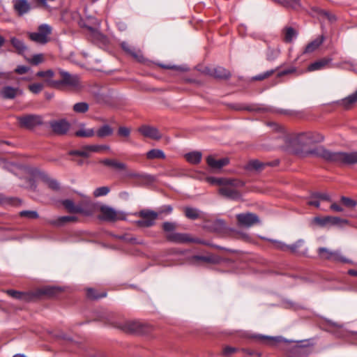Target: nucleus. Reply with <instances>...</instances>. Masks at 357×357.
I'll return each mask as SVG.
<instances>
[{"label":"nucleus","instance_id":"f257e3e1","mask_svg":"<svg viewBox=\"0 0 357 357\" xmlns=\"http://www.w3.org/2000/svg\"><path fill=\"white\" fill-rule=\"evenodd\" d=\"M310 153L339 165H351L357 163V152H333L322 146H318L311 150Z\"/></svg>","mask_w":357,"mask_h":357},{"label":"nucleus","instance_id":"f03ea898","mask_svg":"<svg viewBox=\"0 0 357 357\" xmlns=\"http://www.w3.org/2000/svg\"><path fill=\"white\" fill-rule=\"evenodd\" d=\"M178 225L175 222H164L161 228L165 233V239L172 243L178 244H184L188 243H196L203 245H209V243L200 238H192L189 234L185 233L174 232L177 229Z\"/></svg>","mask_w":357,"mask_h":357},{"label":"nucleus","instance_id":"7ed1b4c3","mask_svg":"<svg viewBox=\"0 0 357 357\" xmlns=\"http://www.w3.org/2000/svg\"><path fill=\"white\" fill-rule=\"evenodd\" d=\"M56 79H47V84L57 89L78 90L82 87L80 78L76 74L59 68L56 70Z\"/></svg>","mask_w":357,"mask_h":357},{"label":"nucleus","instance_id":"20e7f679","mask_svg":"<svg viewBox=\"0 0 357 357\" xmlns=\"http://www.w3.org/2000/svg\"><path fill=\"white\" fill-rule=\"evenodd\" d=\"M208 181L213 183L220 185L219 193L232 200H237L241 198V193L236 189L237 187L243 185V183L237 179L218 178L210 177Z\"/></svg>","mask_w":357,"mask_h":357},{"label":"nucleus","instance_id":"39448f33","mask_svg":"<svg viewBox=\"0 0 357 357\" xmlns=\"http://www.w3.org/2000/svg\"><path fill=\"white\" fill-rule=\"evenodd\" d=\"M138 216L140 219L137 221V226L149 228L155 225L158 218V213L150 209H143L139 211Z\"/></svg>","mask_w":357,"mask_h":357},{"label":"nucleus","instance_id":"423d86ee","mask_svg":"<svg viewBox=\"0 0 357 357\" xmlns=\"http://www.w3.org/2000/svg\"><path fill=\"white\" fill-rule=\"evenodd\" d=\"M17 119L21 128L29 130L43 123V117L37 114H25L17 116Z\"/></svg>","mask_w":357,"mask_h":357},{"label":"nucleus","instance_id":"0eeeda50","mask_svg":"<svg viewBox=\"0 0 357 357\" xmlns=\"http://www.w3.org/2000/svg\"><path fill=\"white\" fill-rule=\"evenodd\" d=\"M320 259L335 262L349 263V261L342 257L338 251L330 250L326 248H319L317 250Z\"/></svg>","mask_w":357,"mask_h":357},{"label":"nucleus","instance_id":"6e6552de","mask_svg":"<svg viewBox=\"0 0 357 357\" xmlns=\"http://www.w3.org/2000/svg\"><path fill=\"white\" fill-rule=\"evenodd\" d=\"M52 29L47 24H42L38 27V32L29 33V38L32 41L45 44L47 42V37L51 33Z\"/></svg>","mask_w":357,"mask_h":357},{"label":"nucleus","instance_id":"1a4fd4ad","mask_svg":"<svg viewBox=\"0 0 357 357\" xmlns=\"http://www.w3.org/2000/svg\"><path fill=\"white\" fill-rule=\"evenodd\" d=\"M238 225L241 227H250L259 222L258 216L252 213H240L236 215Z\"/></svg>","mask_w":357,"mask_h":357},{"label":"nucleus","instance_id":"9d476101","mask_svg":"<svg viewBox=\"0 0 357 357\" xmlns=\"http://www.w3.org/2000/svg\"><path fill=\"white\" fill-rule=\"evenodd\" d=\"M100 218L106 221L114 222L123 219L122 215L107 206H102L100 208Z\"/></svg>","mask_w":357,"mask_h":357},{"label":"nucleus","instance_id":"9b49d317","mask_svg":"<svg viewBox=\"0 0 357 357\" xmlns=\"http://www.w3.org/2000/svg\"><path fill=\"white\" fill-rule=\"evenodd\" d=\"M13 10L18 16L29 13L32 9L31 3L29 0H13Z\"/></svg>","mask_w":357,"mask_h":357},{"label":"nucleus","instance_id":"f8f14e48","mask_svg":"<svg viewBox=\"0 0 357 357\" xmlns=\"http://www.w3.org/2000/svg\"><path fill=\"white\" fill-rule=\"evenodd\" d=\"M138 132L144 137L154 140H159L162 138L160 132L154 127L143 125L138 128Z\"/></svg>","mask_w":357,"mask_h":357},{"label":"nucleus","instance_id":"ddd939ff","mask_svg":"<svg viewBox=\"0 0 357 357\" xmlns=\"http://www.w3.org/2000/svg\"><path fill=\"white\" fill-rule=\"evenodd\" d=\"M50 126L52 132L59 135L66 134L70 128L69 123L65 119L52 121L50 122Z\"/></svg>","mask_w":357,"mask_h":357},{"label":"nucleus","instance_id":"4468645a","mask_svg":"<svg viewBox=\"0 0 357 357\" xmlns=\"http://www.w3.org/2000/svg\"><path fill=\"white\" fill-rule=\"evenodd\" d=\"M22 90L17 86H5L2 87L0 94L3 99L13 100L22 94Z\"/></svg>","mask_w":357,"mask_h":357},{"label":"nucleus","instance_id":"2eb2a0df","mask_svg":"<svg viewBox=\"0 0 357 357\" xmlns=\"http://www.w3.org/2000/svg\"><path fill=\"white\" fill-rule=\"evenodd\" d=\"M7 294L15 299L24 301L30 302L35 300L36 295L33 292L29 291H19L16 290H8Z\"/></svg>","mask_w":357,"mask_h":357},{"label":"nucleus","instance_id":"dca6fc26","mask_svg":"<svg viewBox=\"0 0 357 357\" xmlns=\"http://www.w3.org/2000/svg\"><path fill=\"white\" fill-rule=\"evenodd\" d=\"M278 162L274 161L271 162H264L258 160H252L248 162L245 169L248 171L261 172L268 166H276Z\"/></svg>","mask_w":357,"mask_h":357},{"label":"nucleus","instance_id":"f3484780","mask_svg":"<svg viewBox=\"0 0 357 357\" xmlns=\"http://www.w3.org/2000/svg\"><path fill=\"white\" fill-rule=\"evenodd\" d=\"M127 333H144V326L138 321H128L121 326H116Z\"/></svg>","mask_w":357,"mask_h":357},{"label":"nucleus","instance_id":"a211bd4d","mask_svg":"<svg viewBox=\"0 0 357 357\" xmlns=\"http://www.w3.org/2000/svg\"><path fill=\"white\" fill-rule=\"evenodd\" d=\"M78 221V218L74 215L61 216L56 219L50 220L48 224L54 227H62L71 222Z\"/></svg>","mask_w":357,"mask_h":357},{"label":"nucleus","instance_id":"6ab92c4d","mask_svg":"<svg viewBox=\"0 0 357 357\" xmlns=\"http://www.w3.org/2000/svg\"><path fill=\"white\" fill-rule=\"evenodd\" d=\"M192 261L196 264H218L220 261V257L214 255H194L192 257Z\"/></svg>","mask_w":357,"mask_h":357},{"label":"nucleus","instance_id":"aec40b11","mask_svg":"<svg viewBox=\"0 0 357 357\" xmlns=\"http://www.w3.org/2000/svg\"><path fill=\"white\" fill-rule=\"evenodd\" d=\"M61 204L70 213H84V208L82 204H75V202L69 199L61 201Z\"/></svg>","mask_w":357,"mask_h":357},{"label":"nucleus","instance_id":"412c9836","mask_svg":"<svg viewBox=\"0 0 357 357\" xmlns=\"http://www.w3.org/2000/svg\"><path fill=\"white\" fill-rule=\"evenodd\" d=\"M207 73L210 75H211L215 78H218V79H226L231 77L230 72L228 70H227L226 68L221 67V66L208 68Z\"/></svg>","mask_w":357,"mask_h":357},{"label":"nucleus","instance_id":"4be33fe9","mask_svg":"<svg viewBox=\"0 0 357 357\" xmlns=\"http://www.w3.org/2000/svg\"><path fill=\"white\" fill-rule=\"evenodd\" d=\"M206 227L218 234L224 233L227 230L225 222L220 219L208 222Z\"/></svg>","mask_w":357,"mask_h":357},{"label":"nucleus","instance_id":"5701e85b","mask_svg":"<svg viewBox=\"0 0 357 357\" xmlns=\"http://www.w3.org/2000/svg\"><path fill=\"white\" fill-rule=\"evenodd\" d=\"M320 201H331L330 196L326 193L314 192L307 202V204L318 208Z\"/></svg>","mask_w":357,"mask_h":357},{"label":"nucleus","instance_id":"b1692460","mask_svg":"<svg viewBox=\"0 0 357 357\" xmlns=\"http://www.w3.org/2000/svg\"><path fill=\"white\" fill-rule=\"evenodd\" d=\"M229 159L223 158L219 160L215 159L213 156L209 155L206 158L208 165L213 169H220L229 164Z\"/></svg>","mask_w":357,"mask_h":357},{"label":"nucleus","instance_id":"393cba45","mask_svg":"<svg viewBox=\"0 0 357 357\" xmlns=\"http://www.w3.org/2000/svg\"><path fill=\"white\" fill-rule=\"evenodd\" d=\"M324 41V36L323 35L319 36L315 40L309 43L304 49L303 54H310L314 52Z\"/></svg>","mask_w":357,"mask_h":357},{"label":"nucleus","instance_id":"a878e982","mask_svg":"<svg viewBox=\"0 0 357 357\" xmlns=\"http://www.w3.org/2000/svg\"><path fill=\"white\" fill-rule=\"evenodd\" d=\"M100 162L105 166L112 167L114 169L117 170H126V165L119 162L116 160L114 159H104L100 161Z\"/></svg>","mask_w":357,"mask_h":357},{"label":"nucleus","instance_id":"bb28decb","mask_svg":"<svg viewBox=\"0 0 357 357\" xmlns=\"http://www.w3.org/2000/svg\"><path fill=\"white\" fill-rule=\"evenodd\" d=\"M59 292V289L54 287H46L39 289L34 294L36 295L35 299L38 298L40 296L45 295L49 297L56 296Z\"/></svg>","mask_w":357,"mask_h":357},{"label":"nucleus","instance_id":"cd10ccee","mask_svg":"<svg viewBox=\"0 0 357 357\" xmlns=\"http://www.w3.org/2000/svg\"><path fill=\"white\" fill-rule=\"evenodd\" d=\"M304 243L303 239H299L294 244L288 245L287 250L293 254L305 255L306 250L301 249L304 246Z\"/></svg>","mask_w":357,"mask_h":357},{"label":"nucleus","instance_id":"c85d7f7f","mask_svg":"<svg viewBox=\"0 0 357 357\" xmlns=\"http://www.w3.org/2000/svg\"><path fill=\"white\" fill-rule=\"evenodd\" d=\"M10 41L13 47L15 49L16 52L19 54H22L27 50L26 45L19 38L12 37Z\"/></svg>","mask_w":357,"mask_h":357},{"label":"nucleus","instance_id":"c756f323","mask_svg":"<svg viewBox=\"0 0 357 357\" xmlns=\"http://www.w3.org/2000/svg\"><path fill=\"white\" fill-rule=\"evenodd\" d=\"M95 132L98 138H105L111 136L114 132V129L108 124H104L96 130Z\"/></svg>","mask_w":357,"mask_h":357},{"label":"nucleus","instance_id":"7c9ffc66","mask_svg":"<svg viewBox=\"0 0 357 357\" xmlns=\"http://www.w3.org/2000/svg\"><path fill=\"white\" fill-rule=\"evenodd\" d=\"M230 108L237 111L247 110L250 112H257L261 110V109L257 105H245L241 103H234L229 105Z\"/></svg>","mask_w":357,"mask_h":357},{"label":"nucleus","instance_id":"2f4dec72","mask_svg":"<svg viewBox=\"0 0 357 357\" xmlns=\"http://www.w3.org/2000/svg\"><path fill=\"white\" fill-rule=\"evenodd\" d=\"M146 157L148 160H153V159H165V153L160 150L157 149H153L149 151L146 153Z\"/></svg>","mask_w":357,"mask_h":357},{"label":"nucleus","instance_id":"473e14b6","mask_svg":"<svg viewBox=\"0 0 357 357\" xmlns=\"http://www.w3.org/2000/svg\"><path fill=\"white\" fill-rule=\"evenodd\" d=\"M185 160L191 164H198L202 159V153L199 151H192L185 155Z\"/></svg>","mask_w":357,"mask_h":357},{"label":"nucleus","instance_id":"72a5a7b5","mask_svg":"<svg viewBox=\"0 0 357 357\" xmlns=\"http://www.w3.org/2000/svg\"><path fill=\"white\" fill-rule=\"evenodd\" d=\"M328 62H329V60L326 59H322L316 61L315 62L312 63L311 64L309 65L307 70L309 71H314V70H321L323 68H324L328 63Z\"/></svg>","mask_w":357,"mask_h":357},{"label":"nucleus","instance_id":"f704fd0d","mask_svg":"<svg viewBox=\"0 0 357 357\" xmlns=\"http://www.w3.org/2000/svg\"><path fill=\"white\" fill-rule=\"evenodd\" d=\"M89 146V145H86L82 146L79 150H72L69 152V155L88 158L90 153H92L91 149H87Z\"/></svg>","mask_w":357,"mask_h":357},{"label":"nucleus","instance_id":"c9c22d12","mask_svg":"<svg viewBox=\"0 0 357 357\" xmlns=\"http://www.w3.org/2000/svg\"><path fill=\"white\" fill-rule=\"evenodd\" d=\"M274 1L285 6L287 8H291L292 9H298L301 7V3L299 0H273Z\"/></svg>","mask_w":357,"mask_h":357},{"label":"nucleus","instance_id":"e433bc0d","mask_svg":"<svg viewBox=\"0 0 357 357\" xmlns=\"http://www.w3.org/2000/svg\"><path fill=\"white\" fill-rule=\"evenodd\" d=\"M280 54V50L278 47L273 48L271 47H268L266 52V60L269 61H272L275 60Z\"/></svg>","mask_w":357,"mask_h":357},{"label":"nucleus","instance_id":"4c0bfd02","mask_svg":"<svg viewBox=\"0 0 357 357\" xmlns=\"http://www.w3.org/2000/svg\"><path fill=\"white\" fill-rule=\"evenodd\" d=\"M42 178L50 189L53 190H58L59 189L60 185L56 180L50 178L47 174H43Z\"/></svg>","mask_w":357,"mask_h":357},{"label":"nucleus","instance_id":"58836bf2","mask_svg":"<svg viewBox=\"0 0 357 357\" xmlns=\"http://www.w3.org/2000/svg\"><path fill=\"white\" fill-rule=\"evenodd\" d=\"M357 102V91L349 96L348 97L342 100L341 105L346 109L350 108L354 103Z\"/></svg>","mask_w":357,"mask_h":357},{"label":"nucleus","instance_id":"ea45409f","mask_svg":"<svg viewBox=\"0 0 357 357\" xmlns=\"http://www.w3.org/2000/svg\"><path fill=\"white\" fill-rule=\"evenodd\" d=\"M93 128H82L75 132V136L79 137H92L96 135Z\"/></svg>","mask_w":357,"mask_h":357},{"label":"nucleus","instance_id":"a19ab883","mask_svg":"<svg viewBox=\"0 0 357 357\" xmlns=\"http://www.w3.org/2000/svg\"><path fill=\"white\" fill-rule=\"evenodd\" d=\"M296 35V31L292 27H286L283 30V40L285 43H291Z\"/></svg>","mask_w":357,"mask_h":357},{"label":"nucleus","instance_id":"79ce46f5","mask_svg":"<svg viewBox=\"0 0 357 357\" xmlns=\"http://www.w3.org/2000/svg\"><path fill=\"white\" fill-rule=\"evenodd\" d=\"M307 137L310 141V145L314 143H318L323 141L324 137L321 135L314 132H306V135H303L301 137Z\"/></svg>","mask_w":357,"mask_h":357},{"label":"nucleus","instance_id":"37998d69","mask_svg":"<svg viewBox=\"0 0 357 357\" xmlns=\"http://www.w3.org/2000/svg\"><path fill=\"white\" fill-rule=\"evenodd\" d=\"M184 213L185 215L190 220H197L199 218V211L195 208L186 207Z\"/></svg>","mask_w":357,"mask_h":357},{"label":"nucleus","instance_id":"c03bdc74","mask_svg":"<svg viewBox=\"0 0 357 357\" xmlns=\"http://www.w3.org/2000/svg\"><path fill=\"white\" fill-rule=\"evenodd\" d=\"M121 47L128 54L131 55L134 58H138V53L135 50V49L132 47L129 43L126 42H122L121 43Z\"/></svg>","mask_w":357,"mask_h":357},{"label":"nucleus","instance_id":"a18cd8bd","mask_svg":"<svg viewBox=\"0 0 357 357\" xmlns=\"http://www.w3.org/2000/svg\"><path fill=\"white\" fill-rule=\"evenodd\" d=\"M89 104L85 102H77L73 105V111L76 113H86L89 110Z\"/></svg>","mask_w":357,"mask_h":357},{"label":"nucleus","instance_id":"49530a36","mask_svg":"<svg viewBox=\"0 0 357 357\" xmlns=\"http://www.w3.org/2000/svg\"><path fill=\"white\" fill-rule=\"evenodd\" d=\"M86 296L90 299H98L106 296V293L98 294L94 289L89 288L86 290Z\"/></svg>","mask_w":357,"mask_h":357},{"label":"nucleus","instance_id":"de8ad7c7","mask_svg":"<svg viewBox=\"0 0 357 357\" xmlns=\"http://www.w3.org/2000/svg\"><path fill=\"white\" fill-rule=\"evenodd\" d=\"M109 191L110 189L107 186L99 187L94 190L93 195L96 197L105 196L109 192Z\"/></svg>","mask_w":357,"mask_h":357},{"label":"nucleus","instance_id":"09e8293b","mask_svg":"<svg viewBox=\"0 0 357 357\" xmlns=\"http://www.w3.org/2000/svg\"><path fill=\"white\" fill-rule=\"evenodd\" d=\"M303 135H306V132L300 133L296 137L297 144L301 146H306L310 145V141L307 139V137H301Z\"/></svg>","mask_w":357,"mask_h":357},{"label":"nucleus","instance_id":"8fccbe9b","mask_svg":"<svg viewBox=\"0 0 357 357\" xmlns=\"http://www.w3.org/2000/svg\"><path fill=\"white\" fill-rule=\"evenodd\" d=\"M130 176L132 178H141L146 182H153L155 180L154 176L152 175H150V174H139L135 173V174H132L130 175Z\"/></svg>","mask_w":357,"mask_h":357},{"label":"nucleus","instance_id":"3c124183","mask_svg":"<svg viewBox=\"0 0 357 357\" xmlns=\"http://www.w3.org/2000/svg\"><path fill=\"white\" fill-rule=\"evenodd\" d=\"M20 215L29 219H36L38 218V214L35 211H22L20 212Z\"/></svg>","mask_w":357,"mask_h":357},{"label":"nucleus","instance_id":"603ef678","mask_svg":"<svg viewBox=\"0 0 357 357\" xmlns=\"http://www.w3.org/2000/svg\"><path fill=\"white\" fill-rule=\"evenodd\" d=\"M275 70H267L266 72L256 75L255 77H254L253 79L257 81H261L273 75L275 73Z\"/></svg>","mask_w":357,"mask_h":357},{"label":"nucleus","instance_id":"864d4df0","mask_svg":"<svg viewBox=\"0 0 357 357\" xmlns=\"http://www.w3.org/2000/svg\"><path fill=\"white\" fill-rule=\"evenodd\" d=\"M36 76L39 77H48L52 78L53 77H56V71L54 72L52 70H47L46 71H38L36 73Z\"/></svg>","mask_w":357,"mask_h":357},{"label":"nucleus","instance_id":"5fc2aeb1","mask_svg":"<svg viewBox=\"0 0 357 357\" xmlns=\"http://www.w3.org/2000/svg\"><path fill=\"white\" fill-rule=\"evenodd\" d=\"M44 87V85L40 83H34L29 85L28 88L31 92L37 94L40 93Z\"/></svg>","mask_w":357,"mask_h":357},{"label":"nucleus","instance_id":"6e6d98bb","mask_svg":"<svg viewBox=\"0 0 357 357\" xmlns=\"http://www.w3.org/2000/svg\"><path fill=\"white\" fill-rule=\"evenodd\" d=\"M87 149H91L92 152H100L102 151H108L109 150V146L108 145H89Z\"/></svg>","mask_w":357,"mask_h":357},{"label":"nucleus","instance_id":"4d7b16f0","mask_svg":"<svg viewBox=\"0 0 357 357\" xmlns=\"http://www.w3.org/2000/svg\"><path fill=\"white\" fill-rule=\"evenodd\" d=\"M32 65H38L44 61V56L42 54H35L29 61Z\"/></svg>","mask_w":357,"mask_h":357},{"label":"nucleus","instance_id":"13d9d810","mask_svg":"<svg viewBox=\"0 0 357 357\" xmlns=\"http://www.w3.org/2000/svg\"><path fill=\"white\" fill-rule=\"evenodd\" d=\"M341 202L345 206L349 207V208H353V207L356 206V201H354L349 197H344V196H342L341 197Z\"/></svg>","mask_w":357,"mask_h":357},{"label":"nucleus","instance_id":"bf43d9fd","mask_svg":"<svg viewBox=\"0 0 357 357\" xmlns=\"http://www.w3.org/2000/svg\"><path fill=\"white\" fill-rule=\"evenodd\" d=\"M117 134L120 137H128L130 135V129L127 127L120 126L118 129Z\"/></svg>","mask_w":357,"mask_h":357},{"label":"nucleus","instance_id":"052dcab7","mask_svg":"<svg viewBox=\"0 0 357 357\" xmlns=\"http://www.w3.org/2000/svg\"><path fill=\"white\" fill-rule=\"evenodd\" d=\"M236 351L237 349L236 347L226 346L222 350V355L228 357L234 354Z\"/></svg>","mask_w":357,"mask_h":357},{"label":"nucleus","instance_id":"680f3d73","mask_svg":"<svg viewBox=\"0 0 357 357\" xmlns=\"http://www.w3.org/2000/svg\"><path fill=\"white\" fill-rule=\"evenodd\" d=\"M275 248L282 251H287L288 245L278 241H272Z\"/></svg>","mask_w":357,"mask_h":357},{"label":"nucleus","instance_id":"e2e57ef3","mask_svg":"<svg viewBox=\"0 0 357 357\" xmlns=\"http://www.w3.org/2000/svg\"><path fill=\"white\" fill-rule=\"evenodd\" d=\"M329 220L330 218H328V216L324 218L316 217L314 218V221L321 226H324L326 225L327 224H329Z\"/></svg>","mask_w":357,"mask_h":357},{"label":"nucleus","instance_id":"0e129e2a","mask_svg":"<svg viewBox=\"0 0 357 357\" xmlns=\"http://www.w3.org/2000/svg\"><path fill=\"white\" fill-rule=\"evenodd\" d=\"M173 208L170 205H165L159 208L158 215L162 213L170 214L172 212Z\"/></svg>","mask_w":357,"mask_h":357},{"label":"nucleus","instance_id":"69168bd1","mask_svg":"<svg viewBox=\"0 0 357 357\" xmlns=\"http://www.w3.org/2000/svg\"><path fill=\"white\" fill-rule=\"evenodd\" d=\"M29 67L26 66H18L17 68L14 70V73L19 74V75H24L26 74L29 70Z\"/></svg>","mask_w":357,"mask_h":357},{"label":"nucleus","instance_id":"338daca9","mask_svg":"<svg viewBox=\"0 0 357 357\" xmlns=\"http://www.w3.org/2000/svg\"><path fill=\"white\" fill-rule=\"evenodd\" d=\"M0 78L4 79H14L13 73V72H0Z\"/></svg>","mask_w":357,"mask_h":357},{"label":"nucleus","instance_id":"774afa93","mask_svg":"<svg viewBox=\"0 0 357 357\" xmlns=\"http://www.w3.org/2000/svg\"><path fill=\"white\" fill-rule=\"evenodd\" d=\"M90 204H91V200H90L89 197H84L83 199L80 202H79L77 204H82L83 208L84 209L85 208L88 207L90 205Z\"/></svg>","mask_w":357,"mask_h":357}]
</instances>
